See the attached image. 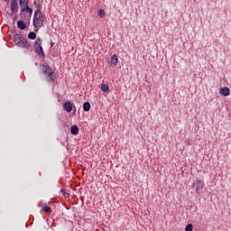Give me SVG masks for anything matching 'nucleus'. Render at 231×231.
Masks as SVG:
<instances>
[{
    "instance_id": "1",
    "label": "nucleus",
    "mask_w": 231,
    "mask_h": 231,
    "mask_svg": "<svg viewBox=\"0 0 231 231\" xmlns=\"http://www.w3.org/2000/svg\"><path fill=\"white\" fill-rule=\"evenodd\" d=\"M42 68V75L44 76V79L48 81V82H54L55 79H53V69H51V68L48 67V66H41Z\"/></svg>"
},
{
    "instance_id": "2",
    "label": "nucleus",
    "mask_w": 231,
    "mask_h": 231,
    "mask_svg": "<svg viewBox=\"0 0 231 231\" xmlns=\"http://www.w3.org/2000/svg\"><path fill=\"white\" fill-rule=\"evenodd\" d=\"M14 44H16V46H18L19 48H28V46H30L27 40L21 34H15L14 36Z\"/></svg>"
},
{
    "instance_id": "3",
    "label": "nucleus",
    "mask_w": 231,
    "mask_h": 231,
    "mask_svg": "<svg viewBox=\"0 0 231 231\" xmlns=\"http://www.w3.org/2000/svg\"><path fill=\"white\" fill-rule=\"evenodd\" d=\"M33 25H34V28H37V29L42 26V13L39 10H37L34 13Z\"/></svg>"
},
{
    "instance_id": "4",
    "label": "nucleus",
    "mask_w": 231,
    "mask_h": 231,
    "mask_svg": "<svg viewBox=\"0 0 231 231\" xmlns=\"http://www.w3.org/2000/svg\"><path fill=\"white\" fill-rule=\"evenodd\" d=\"M34 50L40 57H44V50H42V40L41 38L36 39L34 42Z\"/></svg>"
},
{
    "instance_id": "5",
    "label": "nucleus",
    "mask_w": 231,
    "mask_h": 231,
    "mask_svg": "<svg viewBox=\"0 0 231 231\" xmlns=\"http://www.w3.org/2000/svg\"><path fill=\"white\" fill-rule=\"evenodd\" d=\"M205 187V182L197 179L196 181L193 183V188L195 189L197 194H201L203 192V188Z\"/></svg>"
},
{
    "instance_id": "6",
    "label": "nucleus",
    "mask_w": 231,
    "mask_h": 231,
    "mask_svg": "<svg viewBox=\"0 0 231 231\" xmlns=\"http://www.w3.org/2000/svg\"><path fill=\"white\" fill-rule=\"evenodd\" d=\"M219 95H221L222 97H229L230 96V89L226 87L220 88H219Z\"/></svg>"
},
{
    "instance_id": "7",
    "label": "nucleus",
    "mask_w": 231,
    "mask_h": 231,
    "mask_svg": "<svg viewBox=\"0 0 231 231\" xmlns=\"http://www.w3.org/2000/svg\"><path fill=\"white\" fill-rule=\"evenodd\" d=\"M11 10L13 14H17V10H19V5H17V0L11 1Z\"/></svg>"
},
{
    "instance_id": "8",
    "label": "nucleus",
    "mask_w": 231,
    "mask_h": 231,
    "mask_svg": "<svg viewBox=\"0 0 231 231\" xmlns=\"http://www.w3.org/2000/svg\"><path fill=\"white\" fill-rule=\"evenodd\" d=\"M116 62H118V57L115 54L108 61V64L110 65V68H116Z\"/></svg>"
},
{
    "instance_id": "9",
    "label": "nucleus",
    "mask_w": 231,
    "mask_h": 231,
    "mask_svg": "<svg viewBox=\"0 0 231 231\" xmlns=\"http://www.w3.org/2000/svg\"><path fill=\"white\" fill-rule=\"evenodd\" d=\"M63 109L67 111V113H71L73 111V105L70 102H65L63 105Z\"/></svg>"
},
{
    "instance_id": "10",
    "label": "nucleus",
    "mask_w": 231,
    "mask_h": 231,
    "mask_svg": "<svg viewBox=\"0 0 231 231\" xmlns=\"http://www.w3.org/2000/svg\"><path fill=\"white\" fill-rule=\"evenodd\" d=\"M17 26H18V28H20V30H25V28H26V23H24V22L19 20V21L17 22Z\"/></svg>"
},
{
    "instance_id": "11",
    "label": "nucleus",
    "mask_w": 231,
    "mask_h": 231,
    "mask_svg": "<svg viewBox=\"0 0 231 231\" xmlns=\"http://www.w3.org/2000/svg\"><path fill=\"white\" fill-rule=\"evenodd\" d=\"M70 133H71V134H79V126L72 125L70 127Z\"/></svg>"
},
{
    "instance_id": "12",
    "label": "nucleus",
    "mask_w": 231,
    "mask_h": 231,
    "mask_svg": "<svg viewBox=\"0 0 231 231\" xmlns=\"http://www.w3.org/2000/svg\"><path fill=\"white\" fill-rule=\"evenodd\" d=\"M22 10L23 12H28V14H32V8H30V6H28V5H22Z\"/></svg>"
},
{
    "instance_id": "13",
    "label": "nucleus",
    "mask_w": 231,
    "mask_h": 231,
    "mask_svg": "<svg viewBox=\"0 0 231 231\" xmlns=\"http://www.w3.org/2000/svg\"><path fill=\"white\" fill-rule=\"evenodd\" d=\"M83 109H84V111H89L91 109V105L89 104V102L84 103Z\"/></svg>"
},
{
    "instance_id": "14",
    "label": "nucleus",
    "mask_w": 231,
    "mask_h": 231,
    "mask_svg": "<svg viewBox=\"0 0 231 231\" xmlns=\"http://www.w3.org/2000/svg\"><path fill=\"white\" fill-rule=\"evenodd\" d=\"M101 90L103 91V93H107V91H109V86L103 84L101 86Z\"/></svg>"
},
{
    "instance_id": "15",
    "label": "nucleus",
    "mask_w": 231,
    "mask_h": 231,
    "mask_svg": "<svg viewBox=\"0 0 231 231\" xmlns=\"http://www.w3.org/2000/svg\"><path fill=\"white\" fill-rule=\"evenodd\" d=\"M51 208L50 206H48V205H46V204H43L42 210L43 212H50Z\"/></svg>"
},
{
    "instance_id": "16",
    "label": "nucleus",
    "mask_w": 231,
    "mask_h": 231,
    "mask_svg": "<svg viewBox=\"0 0 231 231\" xmlns=\"http://www.w3.org/2000/svg\"><path fill=\"white\" fill-rule=\"evenodd\" d=\"M20 6H26L28 5V0H19Z\"/></svg>"
},
{
    "instance_id": "17",
    "label": "nucleus",
    "mask_w": 231,
    "mask_h": 231,
    "mask_svg": "<svg viewBox=\"0 0 231 231\" xmlns=\"http://www.w3.org/2000/svg\"><path fill=\"white\" fill-rule=\"evenodd\" d=\"M35 37H37V34H35V32H31L28 34V38H29V39L33 40V39H35Z\"/></svg>"
},
{
    "instance_id": "18",
    "label": "nucleus",
    "mask_w": 231,
    "mask_h": 231,
    "mask_svg": "<svg viewBox=\"0 0 231 231\" xmlns=\"http://www.w3.org/2000/svg\"><path fill=\"white\" fill-rule=\"evenodd\" d=\"M192 228H193L192 224H189V225H187L185 231H192Z\"/></svg>"
},
{
    "instance_id": "19",
    "label": "nucleus",
    "mask_w": 231,
    "mask_h": 231,
    "mask_svg": "<svg viewBox=\"0 0 231 231\" xmlns=\"http://www.w3.org/2000/svg\"><path fill=\"white\" fill-rule=\"evenodd\" d=\"M98 15H100V17H104V16L106 15V11L100 9V10L98 11Z\"/></svg>"
},
{
    "instance_id": "20",
    "label": "nucleus",
    "mask_w": 231,
    "mask_h": 231,
    "mask_svg": "<svg viewBox=\"0 0 231 231\" xmlns=\"http://www.w3.org/2000/svg\"><path fill=\"white\" fill-rule=\"evenodd\" d=\"M65 198H68V193L63 194Z\"/></svg>"
}]
</instances>
